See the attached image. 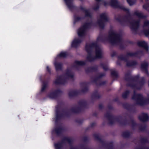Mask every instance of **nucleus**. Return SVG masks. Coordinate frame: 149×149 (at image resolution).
I'll return each mask as SVG.
<instances>
[{"mask_svg":"<svg viewBox=\"0 0 149 149\" xmlns=\"http://www.w3.org/2000/svg\"><path fill=\"white\" fill-rule=\"evenodd\" d=\"M54 65L56 69H58V68L61 67V65L57 63H55Z\"/></svg>","mask_w":149,"mask_h":149,"instance_id":"0eeeda50","label":"nucleus"},{"mask_svg":"<svg viewBox=\"0 0 149 149\" xmlns=\"http://www.w3.org/2000/svg\"><path fill=\"white\" fill-rule=\"evenodd\" d=\"M67 54L65 52H62L59 54L58 56L60 57H63L65 56Z\"/></svg>","mask_w":149,"mask_h":149,"instance_id":"20e7f679","label":"nucleus"},{"mask_svg":"<svg viewBox=\"0 0 149 149\" xmlns=\"http://www.w3.org/2000/svg\"><path fill=\"white\" fill-rule=\"evenodd\" d=\"M96 56L97 58H98L101 57L102 53L101 50L99 49H96L95 51Z\"/></svg>","mask_w":149,"mask_h":149,"instance_id":"7ed1b4c3","label":"nucleus"},{"mask_svg":"<svg viewBox=\"0 0 149 149\" xmlns=\"http://www.w3.org/2000/svg\"><path fill=\"white\" fill-rule=\"evenodd\" d=\"M92 48V46H86V50L88 52L89 50H91Z\"/></svg>","mask_w":149,"mask_h":149,"instance_id":"423d86ee","label":"nucleus"},{"mask_svg":"<svg viewBox=\"0 0 149 149\" xmlns=\"http://www.w3.org/2000/svg\"><path fill=\"white\" fill-rule=\"evenodd\" d=\"M142 68H143V66H142Z\"/></svg>","mask_w":149,"mask_h":149,"instance_id":"6ab92c4d","label":"nucleus"},{"mask_svg":"<svg viewBox=\"0 0 149 149\" xmlns=\"http://www.w3.org/2000/svg\"><path fill=\"white\" fill-rule=\"evenodd\" d=\"M47 69L48 70H49V67H47Z\"/></svg>","mask_w":149,"mask_h":149,"instance_id":"ddd939ff","label":"nucleus"},{"mask_svg":"<svg viewBox=\"0 0 149 149\" xmlns=\"http://www.w3.org/2000/svg\"><path fill=\"white\" fill-rule=\"evenodd\" d=\"M50 97H52V96H50V95L49 96Z\"/></svg>","mask_w":149,"mask_h":149,"instance_id":"a211bd4d","label":"nucleus"},{"mask_svg":"<svg viewBox=\"0 0 149 149\" xmlns=\"http://www.w3.org/2000/svg\"><path fill=\"white\" fill-rule=\"evenodd\" d=\"M147 35H149V30L148 31V33L147 34Z\"/></svg>","mask_w":149,"mask_h":149,"instance_id":"4468645a","label":"nucleus"},{"mask_svg":"<svg viewBox=\"0 0 149 149\" xmlns=\"http://www.w3.org/2000/svg\"><path fill=\"white\" fill-rule=\"evenodd\" d=\"M123 97H125V96L124 95H123Z\"/></svg>","mask_w":149,"mask_h":149,"instance_id":"f3484780","label":"nucleus"},{"mask_svg":"<svg viewBox=\"0 0 149 149\" xmlns=\"http://www.w3.org/2000/svg\"><path fill=\"white\" fill-rule=\"evenodd\" d=\"M55 83H58V82L57 81H55Z\"/></svg>","mask_w":149,"mask_h":149,"instance_id":"dca6fc26","label":"nucleus"},{"mask_svg":"<svg viewBox=\"0 0 149 149\" xmlns=\"http://www.w3.org/2000/svg\"><path fill=\"white\" fill-rule=\"evenodd\" d=\"M58 146H59L58 144H56L55 145V147L56 148H59Z\"/></svg>","mask_w":149,"mask_h":149,"instance_id":"f8f14e48","label":"nucleus"},{"mask_svg":"<svg viewBox=\"0 0 149 149\" xmlns=\"http://www.w3.org/2000/svg\"><path fill=\"white\" fill-rule=\"evenodd\" d=\"M142 43L143 44H145L146 43L145 42H142Z\"/></svg>","mask_w":149,"mask_h":149,"instance_id":"2eb2a0df","label":"nucleus"},{"mask_svg":"<svg viewBox=\"0 0 149 149\" xmlns=\"http://www.w3.org/2000/svg\"><path fill=\"white\" fill-rule=\"evenodd\" d=\"M71 0H64L65 3L69 8H70L69 4H71Z\"/></svg>","mask_w":149,"mask_h":149,"instance_id":"39448f33","label":"nucleus"},{"mask_svg":"<svg viewBox=\"0 0 149 149\" xmlns=\"http://www.w3.org/2000/svg\"><path fill=\"white\" fill-rule=\"evenodd\" d=\"M77 63L79 65H82L83 64V62L81 61H78L77 62Z\"/></svg>","mask_w":149,"mask_h":149,"instance_id":"9d476101","label":"nucleus"},{"mask_svg":"<svg viewBox=\"0 0 149 149\" xmlns=\"http://www.w3.org/2000/svg\"><path fill=\"white\" fill-rule=\"evenodd\" d=\"M81 41V40L74 39L72 42V46L73 47L75 46L80 43Z\"/></svg>","mask_w":149,"mask_h":149,"instance_id":"f03ea898","label":"nucleus"},{"mask_svg":"<svg viewBox=\"0 0 149 149\" xmlns=\"http://www.w3.org/2000/svg\"><path fill=\"white\" fill-rule=\"evenodd\" d=\"M47 87V85H44L42 86V90L43 91Z\"/></svg>","mask_w":149,"mask_h":149,"instance_id":"9b49d317","label":"nucleus"},{"mask_svg":"<svg viewBox=\"0 0 149 149\" xmlns=\"http://www.w3.org/2000/svg\"><path fill=\"white\" fill-rule=\"evenodd\" d=\"M85 30L86 29L85 27H83L79 29L77 31L79 36L81 37L83 36L84 35Z\"/></svg>","mask_w":149,"mask_h":149,"instance_id":"f257e3e1","label":"nucleus"},{"mask_svg":"<svg viewBox=\"0 0 149 149\" xmlns=\"http://www.w3.org/2000/svg\"><path fill=\"white\" fill-rule=\"evenodd\" d=\"M127 1L130 5H132L134 3V2L132 1V0H127Z\"/></svg>","mask_w":149,"mask_h":149,"instance_id":"1a4fd4ad","label":"nucleus"},{"mask_svg":"<svg viewBox=\"0 0 149 149\" xmlns=\"http://www.w3.org/2000/svg\"><path fill=\"white\" fill-rule=\"evenodd\" d=\"M143 119H142V120H146L147 118L148 117V116L147 114H145L143 115Z\"/></svg>","mask_w":149,"mask_h":149,"instance_id":"6e6552de","label":"nucleus"}]
</instances>
